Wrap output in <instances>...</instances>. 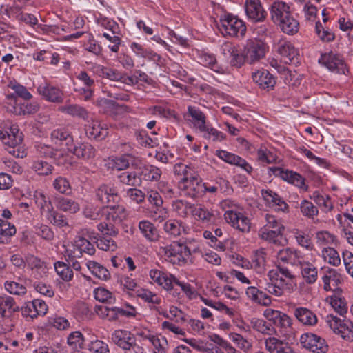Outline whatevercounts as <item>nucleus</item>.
<instances>
[{
  "label": "nucleus",
  "instance_id": "28",
  "mask_svg": "<svg viewBox=\"0 0 353 353\" xmlns=\"http://www.w3.org/2000/svg\"><path fill=\"white\" fill-rule=\"evenodd\" d=\"M139 228L141 233L148 240L155 241L158 239V230L151 222L148 221H141L139 222Z\"/></svg>",
  "mask_w": 353,
  "mask_h": 353
},
{
  "label": "nucleus",
  "instance_id": "39",
  "mask_svg": "<svg viewBox=\"0 0 353 353\" xmlns=\"http://www.w3.org/2000/svg\"><path fill=\"white\" fill-rule=\"evenodd\" d=\"M201 61L203 64L210 68L214 72L219 74H225V69L219 65L216 58L213 55L204 54L201 57Z\"/></svg>",
  "mask_w": 353,
  "mask_h": 353
},
{
  "label": "nucleus",
  "instance_id": "53",
  "mask_svg": "<svg viewBox=\"0 0 353 353\" xmlns=\"http://www.w3.org/2000/svg\"><path fill=\"white\" fill-rule=\"evenodd\" d=\"M284 342L275 337H269L265 341V348L270 353H279V348L283 345Z\"/></svg>",
  "mask_w": 353,
  "mask_h": 353
},
{
  "label": "nucleus",
  "instance_id": "49",
  "mask_svg": "<svg viewBox=\"0 0 353 353\" xmlns=\"http://www.w3.org/2000/svg\"><path fill=\"white\" fill-rule=\"evenodd\" d=\"M61 110L72 116H77L83 119L88 117L87 111L83 108L78 105H69L63 106L61 107Z\"/></svg>",
  "mask_w": 353,
  "mask_h": 353
},
{
  "label": "nucleus",
  "instance_id": "24",
  "mask_svg": "<svg viewBox=\"0 0 353 353\" xmlns=\"http://www.w3.org/2000/svg\"><path fill=\"white\" fill-rule=\"evenodd\" d=\"M51 138L55 143L66 146L68 150L73 144V137L68 130L63 128L54 130L51 133Z\"/></svg>",
  "mask_w": 353,
  "mask_h": 353
},
{
  "label": "nucleus",
  "instance_id": "60",
  "mask_svg": "<svg viewBox=\"0 0 353 353\" xmlns=\"http://www.w3.org/2000/svg\"><path fill=\"white\" fill-rule=\"evenodd\" d=\"M137 296L148 303L154 304H159L161 303V299L159 297L147 290H141L139 292Z\"/></svg>",
  "mask_w": 353,
  "mask_h": 353
},
{
  "label": "nucleus",
  "instance_id": "47",
  "mask_svg": "<svg viewBox=\"0 0 353 353\" xmlns=\"http://www.w3.org/2000/svg\"><path fill=\"white\" fill-rule=\"evenodd\" d=\"M8 141L6 142L11 144H21L23 141L22 133L19 132L18 128L15 125H12L9 128V131H6Z\"/></svg>",
  "mask_w": 353,
  "mask_h": 353
},
{
  "label": "nucleus",
  "instance_id": "33",
  "mask_svg": "<svg viewBox=\"0 0 353 353\" xmlns=\"http://www.w3.org/2000/svg\"><path fill=\"white\" fill-rule=\"evenodd\" d=\"M118 178L121 183L132 186H139L141 183L139 172H124L119 174Z\"/></svg>",
  "mask_w": 353,
  "mask_h": 353
},
{
  "label": "nucleus",
  "instance_id": "62",
  "mask_svg": "<svg viewBox=\"0 0 353 353\" xmlns=\"http://www.w3.org/2000/svg\"><path fill=\"white\" fill-rule=\"evenodd\" d=\"M342 256L347 273L353 277V254L345 250L343 252Z\"/></svg>",
  "mask_w": 353,
  "mask_h": 353
},
{
  "label": "nucleus",
  "instance_id": "37",
  "mask_svg": "<svg viewBox=\"0 0 353 353\" xmlns=\"http://www.w3.org/2000/svg\"><path fill=\"white\" fill-rule=\"evenodd\" d=\"M16 228L8 221L0 219V243H5L7 239L14 235Z\"/></svg>",
  "mask_w": 353,
  "mask_h": 353
},
{
  "label": "nucleus",
  "instance_id": "32",
  "mask_svg": "<svg viewBox=\"0 0 353 353\" xmlns=\"http://www.w3.org/2000/svg\"><path fill=\"white\" fill-rule=\"evenodd\" d=\"M139 175L145 181H153L159 180L161 175V170L154 165L143 166L139 172Z\"/></svg>",
  "mask_w": 353,
  "mask_h": 353
},
{
  "label": "nucleus",
  "instance_id": "1",
  "mask_svg": "<svg viewBox=\"0 0 353 353\" xmlns=\"http://www.w3.org/2000/svg\"><path fill=\"white\" fill-rule=\"evenodd\" d=\"M270 13L272 20L283 33L294 35L298 32L299 23L292 15L288 4L282 1L274 2L271 6Z\"/></svg>",
  "mask_w": 353,
  "mask_h": 353
},
{
  "label": "nucleus",
  "instance_id": "16",
  "mask_svg": "<svg viewBox=\"0 0 353 353\" xmlns=\"http://www.w3.org/2000/svg\"><path fill=\"white\" fill-rule=\"evenodd\" d=\"M223 53L228 54L231 57L230 65L236 68H240L247 62L244 52H241L234 46L231 43H226L223 47Z\"/></svg>",
  "mask_w": 353,
  "mask_h": 353
},
{
  "label": "nucleus",
  "instance_id": "35",
  "mask_svg": "<svg viewBox=\"0 0 353 353\" xmlns=\"http://www.w3.org/2000/svg\"><path fill=\"white\" fill-rule=\"evenodd\" d=\"M301 274L305 281L309 284L314 283L317 279V269L311 263L302 265Z\"/></svg>",
  "mask_w": 353,
  "mask_h": 353
},
{
  "label": "nucleus",
  "instance_id": "14",
  "mask_svg": "<svg viewBox=\"0 0 353 353\" xmlns=\"http://www.w3.org/2000/svg\"><path fill=\"white\" fill-rule=\"evenodd\" d=\"M332 321L330 323V327L333 332L340 335L341 337L347 341H353V331L350 328V326L343 323L341 319L330 315Z\"/></svg>",
  "mask_w": 353,
  "mask_h": 353
},
{
  "label": "nucleus",
  "instance_id": "5",
  "mask_svg": "<svg viewBox=\"0 0 353 353\" xmlns=\"http://www.w3.org/2000/svg\"><path fill=\"white\" fill-rule=\"evenodd\" d=\"M220 30L231 37H243L246 32L245 23L232 14H224L220 18Z\"/></svg>",
  "mask_w": 353,
  "mask_h": 353
},
{
  "label": "nucleus",
  "instance_id": "44",
  "mask_svg": "<svg viewBox=\"0 0 353 353\" xmlns=\"http://www.w3.org/2000/svg\"><path fill=\"white\" fill-rule=\"evenodd\" d=\"M14 112L17 114H32L37 112L39 106L37 103H23V104L14 106Z\"/></svg>",
  "mask_w": 353,
  "mask_h": 353
},
{
  "label": "nucleus",
  "instance_id": "57",
  "mask_svg": "<svg viewBox=\"0 0 353 353\" xmlns=\"http://www.w3.org/2000/svg\"><path fill=\"white\" fill-rule=\"evenodd\" d=\"M89 350L92 353H110L108 345L100 340L92 341Z\"/></svg>",
  "mask_w": 353,
  "mask_h": 353
},
{
  "label": "nucleus",
  "instance_id": "7",
  "mask_svg": "<svg viewBox=\"0 0 353 353\" xmlns=\"http://www.w3.org/2000/svg\"><path fill=\"white\" fill-rule=\"evenodd\" d=\"M302 347L314 353H325L328 350V345L325 340L311 332L303 334L300 337Z\"/></svg>",
  "mask_w": 353,
  "mask_h": 353
},
{
  "label": "nucleus",
  "instance_id": "41",
  "mask_svg": "<svg viewBox=\"0 0 353 353\" xmlns=\"http://www.w3.org/2000/svg\"><path fill=\"white\" fill-rule=\"evenodd\" d=\"M54 268L57 274L61 279L65 281H69L73 278V272L68 265L63 262L58 261L54 263Z\"/></svg>",
  "mask_w": 353,
  "mask_h": 353
},
{
  "label": "nucleus",
  "instance_id": "40",
  "mask_svg": "<svg viewBox=\"0 0 353 353\" xmlns=\"http://www.w3.org/2000/svg\"><path fill=\"white\" fill-rule=\"evenodd\" d=\"M201 132H203V137L205 139L212 141L214 143L221 142L226 138L225 134L214 128H208L206 126L205 130Z\"/></svg>",
  "mask_w": 353,
  "mask_h": 353
},
{
  "label": "nucleus",
  "instance_id": "9",
  "mask_svg": "<svg viewBox=\"0 0 353 353\" xmlns=\"http://www.w3.org/2000/svg\"><path fill=\"white\" fill-rule=\"evenodd\" d=\"M243 52L247 62L252 64L265 56V45L259 40H249L244 47Z\"/></svg>",
  "mask_w": 353,
  "mask_h": 353
},
{
  "label": "nucleus",
  "instance_id": "61",
  "mask_svg": "<svg viewBox=\"0 0 353 353\" xmlns=\"http://www.w3.org/2000/svg\"><path fill=\"white\" fill-rule=\"evenodd\" d=\"M216 155L224 161L232 165H236L239 158V156L225 150H217Z\"/></svg>",
  "mask_w": 353,
  "mask_h": 353
},
{
  "label": "nucleus",
  "instance_id": "4",
  "mask_svg": "<svg viewBox=\"0 0 353 353\" xmlns=\"http://www.w3.org/2000/svg\"><path fill=\"white\" fill-rule=\"evenodd\" d=\"M204 184L201 183V179L199 174L188 168L183 177L179 182V188L183 192L181 196H190L197 198L202 196Z\"/></svg>",
  "mask_w": 353,
  "mask_h": 353
},
{
  "label": "nucleus",
  "instance_id": "25",
  "mask_svg": "<svg viewBox=\"0 0 353 353\" xmlns=\"http://www.w3.org/2000/svg\"><path fill=\"white\" fill-rule=\"evenodd\" d=\"M89 238L97 244L99 249L102 250L114 251L117 247L114 241L108 236H99L98 234L91 232Z\"/></svg>",
  "mask_w": 353,
  "mask_h": 353
},
{
  "label": "nucleus",
  "instance_id": "22",
  "mask_svg": "<svg viewBox=\"0 0 353 353\" xmlns=\"http://www.w3.org/2000/svg\"><path fill=\"white\" fill-rule=\"evenodd\" d=\"M294 315L297 320L305 325L313 326L317 322L316 315L306 307H297L294 311Z\"/></svg>",
  "mask_w": 353,
  "mask_h": 353
},
{
  "label": "nucleus",
  "instance_id": "27",
  "mask_svg": "<svg viewBox=\"0 0 353 353\" xmlns=\"http://www.w3.org/2000/svg\"><path fill=\"white\" fill-rule=\"evenodd\" d=\"M164 231L170 236L176 237L181 234L182 232H185V227L181 221L170 219L163 225Z\"/></svg>",
  "mask_w": 353,
  "mask_h": 353
},
{
  "label": "nucleus",
  "instance_id": "18",
  "mask_svg": "<svg viewBox=\"0 0 353 353\" xmlns=\"http://www.w3.org/2000/svg\"><path fill=\"white\" fill-rule=\"evenodd\" d=\"M68 151L77 157L83 159H92L96 154V150L88 143H79L78 145L72 144Z\"/></svg>",
  "mask_w": 353,
  "mask_h": 353
},
{
  "label": "nucleus",
  "instance_id": "58",
  "mask_svg": "<svg viewBox=\"0 0 353 353\" xmlns=\"http://www.w3.org/2000/svg\"><path fill=\"white\" fill-rule=\"evenodd\" d=\"M94 297L97 300L102 303H112V293L103 288H99L94 290Z\"/></svg>",
  "mask_w": 353,
  "mask_h": 353
},
{
  "label": "nucleus",
  "instance_id": "3",
  "mask_svg": "<svg viewBox=\"0 0 353 353\" xmlns=\"http://www.w3.org/2000/svg\"><path fill=\"white\" fill-rule=\"evenodd\" d=\"M204 184L201 183V179L199 174L188 168L183 177L179 182V188L183 192L181 196H190L197 198L202 196Z\"/></svg>",
  "mask_w": 353,
  "mask_h": 353
},
{
  "label": "nucleus",
  "instance_id": "23",
  "mask_svg": "<svg viewBox=\"0 0 353 353\" xmlns=\"http://www.w3.org/2000/svg\"><path fill=\"white\" fill-rule=\"evenodd\" d=\"M246 294L252 301L259 305L268 306L271 304V297L256 287H248Z\"/></svg>",
  "mask_w": 353,
  "mask_h": 353
},
{
  "label": "nucleus",
  "instance_id": "2",
  "mask_svg": "<svg viewBox=\"0 0 353 353\" xmlns=\"http://www.w3.org/2000/svg\"><path fill=\"white\" fill-rule=\"evenodd\" d=\"M204 184L201 183V179L199 174L188 168L183 177L179 182V188L183 192L181 196H190L197 198L202 196Z\"/></svg>",
  "mask_w": 353,
  "mask_h": 353
},
{
  "label": "nucleus",
  "instance_id": "56",
  "mask_svg": "<svg viewBox=\"0 0 353 353\" xmlns=\"http://www.w3.org/2000/svg\"><path fill=\"white\" fill-rule=\"evenodd\" d=\"M279 259L283 262L292 263L296 258V252L290 248L280 250L277 254Z\"/></svg>",
  "mask_w": 353,
  "mask_h": 353
},
{
  "label": "nucleus",
  "instance_id": "29",
  "mask_svg": "<svg viewBox=\"0 0 353 353\" xmlns=\"http://www.w3.org/2000/svg\"><path fill=\"white\" fill-rule=\"evenodd\" d=\"M105 165L108 170H112L113 171L123 170L129 167L128 154L109 158Z\"/></svg>",
  "mask_w": 353,
  "mask_h": 353
},
{
  "label": "nucleus",
  "instance_id": "6",
  "mask_svg": "<svg viewBox=\"0 0 353 353\" xmlns=\"http://www.w3.org/2000/svg\"><path fill=\"white\" fill-rule=\"evenodd\" d=\"M163 250L165 256L174 264L181 265L187 263L191 255L190 250L186 244L179 241H173L163 247Z\"/></svg>",
  "mask_w": 353,
  "mask_h": 353
},
{
  "label": "nucleus",
  "instance_id": "13",
  "mask_svg": "<svg viewBox=\"0 0 353 353\" xmlns=\"http://www.w3.org/2000/svg\"><path fill=\"white\" fill-rule=\"evenodd\" d=\"M37 91L46 101L58 103L63 102L62 91L47 83L39 85L37 88Z\"/></svg>",
  "mask_w": 353,
  "mask_h": 353
},
{
  "label": "nucleus",
  "instance_id": "30",
  "mask_svg": "<svg viewBox=\"0 0 353 353\" xmlns=\"http://www.w3.org/2000/svg\"><path fill=\"white\" fill-rule=\"evenodd\" d=\"M88 268L92 274L99 279L107 281L110 278V273L108 269L93 261H89L87 263Z\"/></svg>",
  "mask_w": 353,
  "mask_h": 353
},
{
  "label": "nucleus",
  "instance_id": "15",
  "mask_svg": "<svg viewBox=\"0 0 353 353\" xmlns=\"http://www.w3.org/2000/svg\"><path fill=\"white\" fill-rule=\"evenodd\" d=\"M252 79L260 88L268 91L272 90L276 84L274 77L268 70H258L253 73Z\"/></svg>",
  "mask_w": 353,
  "mask_h": 353
},
{
  "label": "nucleus",
  "instance_id": "48",
  "mask_svg": "<svg viewBox=\"0 0 353 353\" xmlns=\"http://www.w3.org/2000/svg\"><path fill=\"white\" fill-rule=\"evenodd\" d=\"M97 196L99 199L110 196H121L118 191L113 186L108 185H101L97 190Z\"/></svg>",
  "mask_w": 353,
  "mask_h": 353
},
{
  "label": "nucleus",
  "instance_id": "59",
  "mask_svg": "<svg viewBox=\"0 0 353 353\" xmlns=\"http://www.w3.org/2000/svg\"><path fill=\"white\" fill-rule=\"evenodd\" d=\"M324 254L328 257L329 263L338 266L341 263V259L338 252L332 248H327L324 249Z\"/></svg>",
  "mask_w": 353,
  "mask_h": 353
},
{
  "label": "nucleus",
  "instance_id": "20",
  "mask_svg": "<svg viewBox=\"0 0 353 353\" xmlns=\"http://www.w3.org/2000/svg\"><path fill=\"white\" fill-rule=\"evenodd\" d=\"M19 310V307L16 305L12 297L7 295L0 296V315L1 317L9 318Z\"/></svg>",
  "mask_w": 353,
  "mask_h": 353
},
{
  "label": "nucleus",
  "instance_id": "45",
  "mask_svg": "<svg viewBox=\"0 0 353 353\" xmlns=\"http://www.w3.org/2000/svg\"><path fill=\"white\" fill-rule=\"evenodd\" d=\"M4 143L6 145V150L8 151V152L12 156L17 157V158H23L26 156V153L24 150H21V147L20 146L21 144H11L6 141V135L3 134V136L0 137Z\"/></svg>",
  "mask_w": 353,
  "mask_h": 353
},
{
  "label": "nucleus",
  "instance_id": "55",
  "mask_svg": "<svg viewBox=\"0 0 353 353\" xmlns=\"http://www.w3.org/2000/svg\"><path fill=\"white\" fill-rule=\"evenodd\" d=\"M84 339L80 332L76 331L71 333L68 337V343L70 345H74V348L79 347L81 349L84 347L83 345Z\"/></svg>",
  "mask_w": 353,
  "mask_h": 353
},
{
  "label": "nucleus",
  "instance_id": "21",
  "mask_svg": "<svg viewBox=\"0 0 353 353\" xmlns=\"http://www.w3.org/2000/svg\"><path fill=\"white\" fill-rule=\"evenodd\" d=\"M107 219L113 221L115 224H120L127 218L125 208L120 205H107L104 208Z\"/></svg>",
  "mask_w": 353,
  "mask_h": 353
},
{
  "label": "nucleus",
  "instance_id": "10",
  "mask_svg": "<svg viewBox=\"0 0 353 353\" xmlns=\"http://www.w3.org/2000/svg\"><path fill=\"white\" fill-rule=\"evenodd\" d=\"M276 51L281 55V59L283 63L290 64L297 62L298 50L290 41H279L276 45Z\"/></svg>",
  "mask_w": 353,
  "mask_h": 353
},
{
  "label": "nucleus",
  "instance_id": "17",
  "mask_svg": "<svg viewBox=\"0 0 353 353\" xmlns=\"http://www.w3.org/2000/svg\"><path fill=\"white\" fill-rule=\"evenodd\" d=\"M112 341L123 350L128 349V347L132 346L133 341H136L135 337L130 332L123 330H117L112 334Z\"/></svg>",
  "mask_w": 353,
  "mask_h": 353
},
{
  "label": "nucleus",
  "instance_id": "51",
  "mask_svg": "<svg viewBox=\"0 0 353 353\" xmlns=\"http://www.w3.org/2000/svg\"><path fill=\"white\" fill-rule=\"evenodd\" d=\"M301 211L303 215L309 218H314L318 214L317 207L308 200H303L301 204Z\"/></svg>",
  "mask_w": 353,
  "mask_h": 353
},
{
  "label": "nucleus",
  "instance_id": "50",
  "mask_svg": "<svg viewBox=\"0 0 353 353\" xmlns=\"http://www.w3.org/2000/svg\"><path fill=\"white\" fill-rule=\"evenodd\" d=\"M75 246L79 248L82 252L87 253L89 255H92L95 252L94 245L83 237H78L75 241Z\"/></svg>",
  "mask_w": 353,
  "mask_h": 353
},
{
  "label": "nucleus",
  "instance_id": "63",
  "mask_svg": "<svg viewBox=\"0 0 353 353\" xmlns=\"http://www.w3.org/2000/svg\"><path fill=\"white\" fill-rule=\"evenodd\" d=\"M267 224L263 228H269L272 230H279L284 231L285 228L281 223L278 221L275 216L270 214H267L265 216Z\"/></svg>",
  "mask_w": 353,
  "mask_h": 353
},
{
  "label": "nucleus",
  "instance_id": "36",
  "mask_svg": "<svg viewBox=\"0 0 353 353\" xmlns=\"http://www.w3.org/2000/svg\"><path fill=\"white\" fill-rule=\"evenodd\" d=\"M250 324L254 330L263 334L271 335L274 332V327L262 319L253 318L250 320Z\"/></svg>",
  "mask_w": 353,
  "mask_h": 353
},
{
  "label": "nucleus",
  "instance_id": "64",
  "mask_svg": "<svg viewBox=\"0 0 353 353\" xmlns=\"http://www.w3.org/2000/svg\"><path fill=\"white\" fill-rule=\"evenodd\" d=\"M242 214L236 213L232 210L225 211L224 217L227 223H230L233 228H235L238 222H239V218Z\"/></svg>",
  "mask_w": 353,
  "mask_h": 353
},
{
  "label": "nucleus",
  "instance_id": "46",
  "mask_svg": "<svg viewBox=\"0 0 353 353\" xmlns=\"http://www.w3.org/2000/svg\"><path fill=\"white\" fill-rule=\"evenodd\" d=\"M32 168L39 175H48L52 173L53 166L44 161H37L32 163Z\"/></svg>",
  "mask_w": 353,
  "mask_h": 353
},
{
  "label": "nucleus",
  "instance_id": "11",
  "mask_svg": "<svg viewBox=\"0 0 353 353\" xmlns=\"http://www.w3.org/2000/svg\"><path fill=\"white\" fill-rule=\"evenodd\" d=\"M319 62L330 71L337 74H345L347 71L344 61L332 53L323 54Z\"/></svg>",
  "mask_w": 353,
  "mask_h": 353
},
{
  "label": "nucleus",
  "instance_id": "42",
  "mask_svg": "<svg viewBox=\"0 0 353 353\" xmlns=\"http://www.w3.org/2000/svg\"><path fill=\"white\" fill-rule=\"evenodd\" d=\"M57 206L64 212L75 213L79 210V205L74 200H53Z\"/></svg>",
  "mask_w": 353,
  "mask_h": 353
},
{
  "label": "nucleus",
  "instance_id": "8",
  "mask_svg": "<svg viewBox=\"0 0 353 353\" xmlns=\"http://www.w3.org/2000/svg\"><path fill=\"white\" fill-rule=\"evenodd\" d=\"M269 172L276 176H280L283 180L292 183L303 191H306L307 186L305 184V179L299 174L288 170H284L279 167L269 168Z\"/></svg>",
  "mask_w": 353,
  "mask_h": 353
},
{
  "label": "nucleus",
  "instance_id": "31",
  "mask_svg": "<svg viewBox=\"0 0 353 353\" xmlns=\"http://www.w3.org/2000/svg\"><path fill=\"white\" fill-rule=\"evenodd\" d=\"M188 111L192 117L194 126L198 128L200 131L205 130L206 127L205 114L199 108L192 106H189Z\"/></svg>",
  "mask_w": 353,
  "mask_h": 353
},
{
  "label": "nucleus",
  "instance_id": "19",
  "mask_svg": "<svg viewBox=\"0 0 353 353\" xmlns=\"http://www.w3.org/2000/svg\"><path fill=\"white\" fill-rule=\"evenodd\" d=\"M85 130L88 137L94 139H104L108 134V130L105 125L102 126L97 121H92L85 125Z\"/></svg>",
  "mask_w": 353,
  "mask_h": 353
},
{
  "label": "nucleus",
  "instance_id": "38",
  "mask_svg": "<svg viewBox=\"0 0 353 353\" xmlns=\"http://www.w3.org/2000/svg\"><path fill=\"white\" fill-rule=\"evenodd\" d=\"M189 210L194 216L205 222L211 221L213 216V214L211 212H210L205 208H203L201 205H190Z\"/></svg>",
  "mask_w": 353,
  "mask_h": 353
},
{
  "label": "nucleus",
  "instance_id": "34",
  "mask_svg": "<svg viewBox=\"0 0 353 353\" xmlns=\"http://www.w3.org/2000/svg\"><path fill=\"white\" fill-rule=\"evenodd\" d=\"M329 300L330 304L339 314L343 316L347 313V306L345 299L334 295L326 299L327 301Z\"/></svg>",
  "mask_w": 353,
  "mask_h": 353
},
{
  "label": "nucleus",
  "instance_id": "43",
  "mask_svg": "<svg viewBox=\"0 0 353 353\" xmlns=\"http://www.w3.org/2000/svg\"><path fill=\"white\" fill-rule=\"evenodd\" d=\"M154 203L152 207L150 212L152 213L151 216L154 220H159L161 222L167 215V212L164 208H161L163 200H153Z\"/></svg>",
  "mask_w": 353,
  "mask_h": 353
},
{
  "label": "nucleus",
  "instance_id": "26",
  "mask_svg": "<svg viewBox=\"0 0 353 353\" xmlns=\"http://www.w3.org/2000/svg\"><path fill=\"white\" fill-rule=\"evenodd\" d=\"M283 231L272 230L269 228H261L259 231V236L266 241L274 244H279L280 239L282 238Z\"/></svg>",
  "mask_w": 353,
  "mask_h": 353
},
{
  "label": "nucleus",
  "instance_id": "54",
  "mask_svg": "<svg viewBox=\"0 0 353 353\" xmlns=\"http://www.w3.org/2000/svg\"><path fill=\"white\" fill-rule=\"evenodd\" d=\"M54 188L62 194H69L71 192V188L69 181L63 177L59 176L54 181Z\"/></svg>",
  "mask_w": 353,
  "mask_h": 353
},
{
  "label": "nucleus",
  "instance_id": "12",
  "mask_svg": "<svg viewBox=\"0 0 353 353\" xmlns=\"http://www.w3.org/2000/svg\"><path fill=\"white\" fill-rule=\"evenodd\" d=\"M245 10L247 17L253 22H261L266 17L260 0H245Z\"/></svg>",
  "mask_w": 353,
  "mask_h": 353
},
{
  "label": "nucleus",
  "instance_id": "52",
  "mask_svg": "<svg viewBox=\"0 0 353 353\" xmlns=\"http://www.w3.org/2000/svg\"><path fill=\"white\" fill-rule=\"evenodd\" d=\"M5 288L10 294L15 295H22L26 293V287L14 281H6Z\"/></svg>",
  "mask_w": 353,
  "mask_h": 353
}]
</instances>
